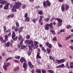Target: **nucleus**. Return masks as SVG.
<instances>
[{
  "label": "nucleus",
  "mask_w": 73,
  "mask_h": 73,
  "mask_svg": "<svg viewBox=\"0 0 73 73\" xmlns=\"http://www.w3.org/2000/svg\"><path fill=\"white\" fill-rule=\"evenodd\" d=\"M47 52H46L47 54H49L51 52V50L48 48H47Z\"/></svg>",
  "instance_id": "4468645a"
},
{
  "label": "nucleus",
  "mask_w": 73,
  "mask_h": 73,
  "mask_svg": "<svg viewBox=\"0 0 73 73\" xmlns=\"http://www.w3.org/2000/svg\"><path fill=\"white\" fill-rule=\"evenodd\" d=\"M10 46H13V44L11 42H9V43Z\"/></svg>",
  "instance_id": "680f3d73"
},
{
  "label": "nucleus",
  "mask_w": 73,
  "mask_h": 73,
  "mask_svg": "<svg viewBox=\"0 0 73 73\" xmlns=\"http://www.w3.org/2000/svg\"><path fill=\"white\" fill-rule=\"evenodd\" d=\"M27 62H24L23 64V68H27L28 67V64L27 63Z\"/></svg>",
  "instance_id": "9b49d317"
},
{
  "label": "nucleus",
  "mask_w": 73,
  "mask_h": 73,
  "mask_svg": "<svg viewBox=\"0 0 73 73\" xmlns=\"http://www.w3.org/2000/svg\"><path fill=\"white\" fill-rule=\"evenodd\" d=\"M38 14L39 15H42V14H44V13L42 11H40L38 12Z\"/></svg>",
  "instance_id": "2f4dec72"
},
{
  "label": "nucleus",
  "mask_w": 73,
  "mask_h": 73,
  "mask_svg": "<svg viewBox=\"0 0 73 73\" xmlns=\"http://www.w3.org/2000/svg\"><path fill=\"white\" fill-rule=\"evenodd\" d=\"M28 55L29 56L31 54V52H30V51H29L28 52Z\"/></svg>",
  "instance_id": "0e129e2a"
},
{
  "label": "nucleus",
  "mask_w": 73,
  "mask_h": 73,
  "mask_svg": "<svg viewBox=\"0 0 73 73\" xmlns=\"http://www.w3.org/2000/svg\"><path fill=\"white\" fill-rule=\"evenodd\" d=\"M17 36H16V37L13 38V40L14 41H17Z\"/></svg>",
  "instance_id": "58836bf2"
},
{
  "label": "nucleus",
  "mask_w": 73,
  "mask_h": 73,
  "mask_svg": "<svg viewBox=\"0 0 73 73\" xmlns=\"http://www.w3.org/2000/svg\"><path fill=\"white\" fill-rule=\"evenodd\" d=\"M33 41L32 40H30L29 41V45H31V44H33Z\"/></svg>",
  "instance_id": "4be33fe9"
},
{
  "label": "nucleus",
  "mask_w": 73,
  "mask_h": 73,
  "mask_svg": "<svg viewBox=\"0 0 73 73\" xmlns=\"http://www.w3.org/2000/svg\"><path fill=\"white\" fill-rule=\"evenodd\" d=\"M56 18H54L53 17H52L51 20H50V21L52 22V21H53V20H56Z\"/></svg>",
  "instance_id": "7c9ffc66"
},
{
  "label": "nucleus",
  "mask_w": 73,
  "mask_h": 73,
  "mask_svg": "<svg viewBox=\"0 0 73 73\" xmlns=\"http://www.w3.org/2000/svg\"><path fill=\"white\" fill-rule=\"evenodd\" d=\"M28 42H29V40H27L25 41V44H27V43H28Z\"/></svg>",
  "instance_id": "c03bdc74"
},
{
  "label": "nucleus",
  "mask_w": 73,
  "mask_h": 73,
  "mask_svg": "<svg viewBox=\"0 0 73 73\" xmlns=\"http://www.w3.org/2000/svg\"><path fill=\"white\" fill-rule=\"evenodd\" d=\"M48 72H49V73H54V72L53 71V70H48Z\"/></svg>",
  "instance_id": "72a5a7b5"
},
{
  "label": "nucleus",
  "mask_w": 73,
  "mask_h": 73,
  "mask_svg": "<svg viewBox=\"0 0 73 73\" xmlns=\"http://www.w3.org/2000/svg\"><path fill=\"white\" fill-rule=\"evenodd\" d=\"M6 32L7 33L8 32H9V33H10V32H11V30L8 29L6 31Z\"/></svg>",
  "instance_id": "13d9d810"
},
{
  "label": "nucleus",
  "mask_w": 73,
  "mask_h": 73,
  "mask_svg": "<svg viewBox=\"0 0 73 73\" xmlns=\"http://www.w3.org/2000/svg\"><path fill=\"white\" fill-rule=\"evenodd\" d=\"M10 17L11 18H13L14 17V15L13 14L10 15Z\"/></svg>",
  "instance_id": "3c124183"
},
{
  "label": "nucleus",
  "mask_w": 73,
  "mask_h": 73,
  "mask_svg": "<svg viewBox=\"0 0 73 73\" xmlns=\"http://www.w3.org/2000/svg\"><path fill=\"white\" fill-rule=\"evenodd\" d=\"M44 27L46 30H49V28L50 29L52 30L53 29V23H51L50 24H47L44 26Z\"/></svg>",
  "instance_id": "7ed1b4c3"
},
{
  "label": "nucleus",
  "mask_w": 73,
  "mask_h": 73,
  "mask_svg": "<svg viewBox=\"0 0 73 73\" xmlns=\"http://www.w3.org/2000/svg\"><path fill=\"white\" fill-rule=\"evenodd\" d=\"M63 66H64V64L58 66L56 67V68H62V67H63Z\"/></svg>",
  "instance_id": "dca6fc26"
},
{
  "label": "nucleus",
  "mask_w": 73,
  "mask_h": 73,
  "mask_svg": "<svg viewBox=\"0 0 73 73\" xmlns=\"http://www.w3.org/2000/svg\"><path fill=\"white\" fill-rule=\"evenodd\" d=\"M29 51L30 52H32V48L31 46H29Z\"/></svg>",
  "instance_id": "393cba45"
},
{
  "label": "nucleus",
  "mask_w": 73,
  "mask_h": 73,
  "mask_svg": "<svg viewBox=\"0 0 73 73\" xmlns=\"http://www.w3.org/2000/svg\"><path fill=\"white\" fill-rule=\"evenodd\" d=\"M18 40L21 41L20 42V45H22L23 44V41H24V39L23 38H22V35H19L18 36Z\"/></svg>",
  "instance_id": "20e7f679"
},
{
  "label": "nucleus",
  "mask_w": 73,
  "mask_h": 73,
  "mask_svg": "<svg viewBox=\"0 0 73 73\" xmlns=\"http://www.w3.org/2000/svg\"><path fill=\"white\" fill-rule=\"evenodd\" d=\"M9 42H8L6 44H5V46L6 47H9Z\"/></svg>",
  "instance_id": "aec40b11"
},
{
  "label": "nucleus",
  "mask_w": 73,
  "mask_h": 73,
  "mask_svg": "<svg viewBox=\"0 0 73 73\" xmlns=\"http://www.w3.org/2000/svg\"><path fill=\"white\" fill-rule=\"evenodd\" d=\"M43 5L45 8H47V5L46 4V1H44L43 2Z\"/></svg>",
  "instance_id": "f3484780"
},
{
  "label": "nucleus",
  "mask_w": 73,
  "mask_h": 73,
  "mask_svg": "<svg viewBox=\"0 0 73 73\" xmlns=\"http://www.w3.org/2000/svg\"><path fill=\"white\" fill-rule=\"evenodd\" d=\"M69 8V5L67 4H63L61 7V11L63 12L65 11H65H66Z\"/></svg>",
  "instance_id": "f03ea898"
},
{
  "label": "nucleus",
  "mask_w": 73,
  "mask_h": 73,
  "mask_svg": "<svg viewBox=\"0 0 73 73\" xmlns=\"http://www.w3.org/2000/svg\"><path fill=\"white\" fill-rule=\"evenodd\" d=\"M53 40L54 41H57V38L56 36H54L53 38Z\"/></svg>",
  "instance_id": "473e14b6"
},
{
  "label": "nucleus",
  "mask_w": 73,
  "mask_h": 73,
  "mask_svg": "<svg viewBox=\"0 0 73 73\" xmlns=\"http://www.w3.org/2000/svg\"><path fill=\"white\" fill-rule=\"evenodd\" d=\"M29 66V67L31 69H32V68H34V66L32 64H30Z\"/></svg>",
  "instance_id": "c756f323"
},
{
  "label": "nucleus",
  "mask_w": 73,
  "mask_h": 73,
  "mask_svg": "<svg viewBox=\"0 0 73 73\" xmlns=\"http://www.w3.org/2000/svg\"><path fill=\"white\" fill-rule=\"evenodd\" d=\"M16 37V34H15V31H13L12 33V38H13L14 37Z\"/></svg>",
  "instance_id": "f8f14e48"
},
{
  "label": "nucleus",
  "mask_w": 73,
  "mask_h": 73,
  "mask_svg": "<svg viewBox=\"0 0 73 73\" xmlns=\"http://www.w3.org/2000/svg\"><path fill=\"white\" fill-rule=\"evenodd\" d=\"M32 21L34 23H36V20L35 19H33Z\"/></svg>",
  "instance_id": "49530a36"
},
{
  "label": "nucleus",
  "mask_w": 73,
  "mask_h": 73,
  "mask_svg": "<svg viewBox=\"0 0 73 73\" xmlns=\"http://www.w3.org/2000/svg\"><path fill=\"white\" fill-rule=\"evenodd\" d=\"M19 67H18L14 68V70L15 72H17L19 70Z\"/></svg>",
  "instance_id": "a211bd4d"
},
{
  "label": "nucleus",
  "mask_w": 73,
  "mask_h": 73,
  "mask_svg": "<svg viewBox=\"0 0 73 73\" xmlns=\"http://www.w3.org/2000/svg\"><path fill=\"white\" fill-rule=\"evenodd\" d=\"M14 62H17V63H19V61L18 60H14Z\"/></svg>",
  "instance_id": "052dcab7"
},
{
  "label": "nucleus",
  "mask_w": 73,
  "mask_h": 73,
  "mask_svg": "<svg viewBox=\"0 0 73 73\" xmlns=\"http://www.w3.org/2000/svg\"><path fill=\"white\" fill-rule=\"evenodd\" d=\"M18 30L19 29H18V28L16 27V28L15 29V30H14V31L16 32H17V31H18Z\"/></svg>",
  "instance_id": "603ef678"
},
{
  "label": "nucleus",
  "mask_w": 73,
  "mask_h": 73,
  "mask_svg": "<svg viewBox=\"0 0 73 73\" xmlns=\"http://www.w3.org/2000/svg\"><path fill=\"white\" fill-rule=\"evenodd\" d=\"M37 44H38V42L36 41L35 42H34L35 46H37V48H38V45H37Z\"/></svg>",
  "instance_id": "c85d7f7f"
},
{
  "label": "nucleus",
  "mask_w": 73,
  "mask_h": 73,
  "mask_svg": "<svg viewBox=\"0 0 73 73\" xmlns=\"http://www.w3.org/2000/svg\"><path fill=\"white\" fill-rule=\"evenodd\" d=\"M0 40L1 42V43H5L6 42L5 40H4L2 36H0Z\"/></svg>",
  "instance_id": "6e6552de"
},
{
  "label": "nucleus",
  "mask_w": 73,
  "mask_h": 73,
  "mask_svg": "<svg viewBox=\"0 0 73 73\" xmlns=\"http://www.w3.org/2000/svg\"><path fill=\"white\" fill-rule=\"evenodd\" d=\"M44 20H45V21H46V22H48V21L49 20V18H48L45 19Z\"/></svg>",
  "instance_id": "e433bc0d"
},
{
  "label": "nucleus",
  "mask_w": 73,
  "mask_h": 73,
  "mask_svg": "<svg viewBox=\"0 0 73 73\" xmlns=\"http://www.w3.org/2000/svg\"><path fill=\"white\" fill-rule=\"evenodd\" d=\"M70 68H73V65H70Z\"/></svg>",
  "instance_id": "774afa93"
},
{
  "label": "nucleus",
  "mask_w": 73,
  "mask_h": 73,
  "mask_svg": "<svg viewBox=\"0 0 73 73\" xmlns=\"http://www.w3.org/2000/svg\"><path fill=\"white\" fill-rule=\"evenodd\" d=\"M3 68L5 70H7V67L5 65H4L3 66Z\"/></svg>",
  "instance_id": "a18cd8bd"
},
{
  "label": "nucleus",
  "mask_w": 73,
  "mask_h": 73,
  "mask_svg": "<svg viewBox=\"0 0 73 73\" xmlns=\"http://www.w3.org/2000/svg\"><path fill=\"white\" fill-rule=\"evenodd\" d=\"M36 59H38V58H41V57L39 56L37 57H36Z\"/></svg>",
  "instance_id": "bf43d9fd"
},
{
  "label": "nucleus",
  "mask_w": 73,
  "mask_h": 73,
  "mask_svg": "<svg viewBox=\"0 0 73 73\" xmlns=\"http://www.w3.org/2000/svg\"><path fill=\"white\" fill-rule=\"evenodd\" d=\"M32 64V63H31V62H28V65H31Z\"/></svg>",
  "instance_id": "e2e57ef3"
},
{
  "label": "nucleus",
  "mask_w": 73,
  "mask_h": 73,
  "mask_svg": "<svg viewBox=\"0 0 73 73\" xmlns=\"http://www.w3.org/2000/svg\"><path fill=\"white\" fill-rule=\"evenodd\" d=\"M36 72L37 73H41V71L40 69H37L36 70Z\"/></svg>",
  "instance_id": "a878e982"
},
{
  "label": "nucleus",
  "mask_w": 73,
  "mask_h": 73,
  "mask_svg": "<svg viewBox=\"0 0 73 73\" xmlns=\"http://www.w3.org/2000/svg\"><path fill=\"white\" fill-rule=\"evenodd\" d=\"M30 38V36L28 35L27 37H26V39H29Z\"/></svg>",
  "instance_id": "de8ad7c7"
},
{
  "label": "nucleus",
  "mask_w": 73,
  "mask_h": 73,
  "mask_svg": "<svg viewBox=\"0 0 73 73\" xmlns=\"http://www.w3.org/2000/svg\"><path fill=\"white\" fill-rule=\"evenodd\" d=\"M28 16V13H26L25 15V18H26V17H27Z\"/></svg>",
  "instance_id": "5fc2aeb1"
},
{
  "label": "nucleus",
  "mask_w": 73,
  "mask_h": 73,
  "mask_svg": "<svg viewBox=\"0 0 73 73\" xmlns=\"http://www.w3.org/2000/svg\"><path fill=\"white\" fill-rule=\"evenodd\" d=\"M49 58L50 60H53V58L52 56H49Z\"/></svg>",
  "instance_id": "4d7b16f0"
},
{
  "label": "nucleus",
  "mask_w": 73,
  "mask_h": 73,
  "mask_svg": "<svg viewBox=\"0 0 73 73\" xmlns=\"http://www.w3.org/2000/svg\"><path fill=\"white\" fill-rule=\"evenodd\" d=\"M70 65H73V62H71L70 63Z\"/></svg>",
  "instance_id": "338daca9"
},
{
  "label": "nucleus",
  "mask_w": 73,
  "mask_h": 73,
  "mask_svg": "<svg viewBox=\"0 0 73 73\" xmlns=\"http://www.w3.org/2000/svg\"><path fill=\"white\" fill-rule=\"evenodd\" d=\"M55 60L56 62H57V63H58V64H62V62H65V60L63 59L58 60V59H56Z\"/></svg>",
  "instance_id": "39448f33"
},
{
  "label": "nucleus",
  "mask_w": 73,
  "mask_h": 73,
  "mask_svg": "<svg viewBox=\"0 0 73 73\" xmlns=\"http://www.w3.org/2000/svg\"><path fill=\"white\" fill-rule=\"evenodd\" d=\"M3 28H4V32H5L6 31H7V28H6V27L5 26H3Z\"/></svg>",
  "instance_id": "79ce46f5"
},
{
  "label": "nucleus",
  "mask_w": 73,
  "mask_h": 73,
  "mask_svg": "<svg viewBox=\"0 0 73 73\" xmlns=\"http://www.w3.org/2000/svg\"><path fill=\"white\" fill-rule=\"evenodd\" d=\"M21 48L22 49H23L25 48V46L24 45H22L21 46Z\"/></svg>",
  "instance_id": "f704fd0d"
},
{
  "label": "nucleus",
  "mask_w": 73,
  "mask_h": 73,
  "mask_svg": "<svg viewBox=\"0 0 73 73\" xmlns=\"http://www.w3.org/2000/svg\"><path fill=\"white\" fill-rule=\"evenodd\" d=\"M51 32L52 33V34L53 35H55L56 33H55V32H54V30H52L51 31Z\"/></svg>",
  "instance_id": "ea45409f"
},
{
  "label": "nucleus",
  "mask_w": 73,
  "mask_h": 73,
  "mask_svg": "<svg viewBox=\"0 0 73 73\" xmlns=\"http://www.w3.org/2000/svg\"><path fill=\"white\" fill-rule=\"evenodd\" d=\"M64 30V29L61 30L60 31V32H65V31Z\"/></svg>",
  "instance_id": "09e8293b"
},
{
  "label": "nucleus",
  "mask_w": 73,
  "mask_h": 73,
  "mask_svg": "<svg viewBox=\"0 0 73 73\" xmlns=\"http://www.w3.org/2000/svg\"><path fill=\"white\" fill-rule=\"evenodd\" d=\"M42 73H46V71L44 70H42Z\"/></svg>",
  "instance_id": "864d4df0"
},
{
  "label": "nucleus",
  "mask_w": 73,
  "mask_h": 73,
  "mask_svg": "<svg viewBox=\"0 0 73 73\" xmlns=\"http://www.w3.org/2000/svg\"><path fill=\"white\" fill-rule=\"evenodd\" d=\"M42 16H40V19L39 20L38 22L39 24H40V25H42L43 24V23L42 21Z\"/></svg>",
  "instance_id": "423d86ee"
},
{
  "label": "nucleus",
  "mask_w": 73,
  "mask_h": 73,
  "mask_svg": "<svg viewBox=\"0 0 73 73\" xmlns=\"http://www.w3.org/2000/svg\"><path fill=\"white\" fill-rule=\"evenodd\" d=\"M72 26L70 25H68L66 27V28L67 29H69Z\"/></svg>",
  "instance_id": "c9c22d12"
},
{
  "label": "nucleus",
  "mask_w": 73,
  "mask_h": 73,
  "mask_svg": "<svg viewBox=\"0 0 73 73\" xmlns=\"http://www.w3.org/2000/svg\"><path fill=\"white\" fill-rule=\"evenodd\" d=\"M7 3V1H1L0 2V3L1 4H3V5H5L6 3Z\"/></svg>",
  "instance_id": "2eb2a0df"
},
{
  "label": "nucleus",
  "mask_w": 73,
  "mask_h": 73,
  "mask_svg": "<svg viewBox=\"0 0 73 73\" xmlns=\"http://www.w3.org/2000/svg\"><path fill=\"white\" fill-rule=\"evenodd\" d=\"M9 3H8L6 4L4 7V9H8L9 8Z\"/></svg>",
  "instance_id": "9d476101"
},
{
  "label": "nucleus",
  "mask_w": 73,
  "mask_h": 73,
  "mask_svg": "<svg viewBox=\"0 0 73 73\" xmlns=\"http://www.w3.org/2000/svg\"><path fill=\"white\" fill-rule=\"evenodd\" d=\"M46 4L47 6H48V7H50L51 3L49 0H47L46 1Z\"/></svg>",
  "instance_id": "1a4fd4ad"
},
{
  "label": "nucleus",
  "mask_w": 73,
  "mask_h": 73,
  "mask_svg": "<svg viewBox=\"0 0 73 73\" xmlns=\"http://www.w3.org/2000/svg\"><path fill=\"white\" fill-rule=\"evenodd\" d=\"M41 49L42 51H43V52L44 53H46V50L44 48V47H42L41 48Z\"/></svg>",
  "instance_id": "412c9836"
},
{
  "label": "nucleus",
  "mask_w": 73,
  "mask_h": 73,
  "mask_svg": "<svg viewBox=\"0 0 73 73\" xmlns=\"http://www.w3.org/2000/svg\"><path fill=\"white\" fill-rule=\"evenodd\" d=\"M20 61L22 63L24 62H27V61H26V60L23 57H21V58L20 59Z\"/></svg>",
  "instance_id": "0eeeda50"
},
{
  "label": "nucleus",
  "mask_w": 73,
  "mask_h": 73,
  "mask_svg": "<svg viewBox=\"0 0 73 73\" xmlns=\"http://www.w3.org/2000/svg\"><path fill=\"white\" fill-rule=\"evenodd\" d=\"M48 46L49 48H51L52 47V44H50L49 45H48Z\"/></svg>",
  "instance_id": "4c0bfd02"
},
{
  "label": "nucleus",
  "mask_w": 73,
  "mask_h": 73,
  "mask_svg": "<svg viewBox=\"0 0 73 73\" xmlns=\"http://www.w3.org/2000/svg\"><path fill=\"white\" fill-rule=\"evenodd\" d=\"M62 25V22H58L57 25L58 27H60Z\"/></svg>",
  "instance_id": "5701e85b"
},
{
  "label": "nucleus",
  "mask_w": 73,
  "mask_h": 73,
  "mask_svg": "<svg viewBox=\"0 0 73 73\" xmlns=\"http://www.w3.org/2000/svg\"><path fill=\"white\" fill-rule=\"evenodd\" d=\"M15 58L16 59H19L20 58V56H19L16 55L15 57Z\"/></svg>",
  "instance_id": "cd10ccee"
},
{
  "label": "nucleus",
  "mask_w": 73,
  "mask_h": 73,
  "mask_svg": "<svg viewBox=\"0 0 73 73\" xmlns=\"http://www.w3.org/2000/svg\"><path fill=\"white\" fill-rule=\"evenodd\" d=\"M21 3L20 2H18L17 3L15 4V5H14L13 6V8L11 9L12 12H16L17 10L16 9H19L21 7Z\"/></svg>",
  "instance_id": "f257e3e1"
},
{
  "label": "nucleus",
  "mask_w": 73,
  "mask_h": 73,
  "mask_svg": "<svg viewBox=\"0 0 73 73\" xmlns=\"http://www.w3.org/2000/svg\"><path fill=\"white\" fill-rule=\"evenodd\" d=\"M34 72H35V70L33 69L31 70V72L32 73H34Z\"/></svg>",
  "instance_id": "69168bd1"
},
{
  "label": "nucleus",
  "mask_w": 73,
  "mask_h": 73,
  "mask_svg": "<svg viewBox=\"0 0 73 73\" xmlns=\"http://www.w3.org/2000/svg\"><path fill=\"white\" fill-rule=\"evenodd\" d=\"M49 43L48 42H46L45 43V45L46 46H48L49 45Z\"/></svg>",
  "instance_id": "a19ab883"
},
{
  "label": "nucleus",
  "mask_w": 73,
  "mask_h": 73,
  "mask_svg": "<svg viewBox=\"0 0 73 73\" xmlns=\"http://www.w3.org/2000/svg\"><path fill=\"white\" fill-rule=\"evenodd\" d=\"M29 17H26L25 19V22H29Z\"/></svg>",
  "instance_id": "6ab92c4d"
},
{
  "label": "nucleus",
  "mask_w": 73,
  "mask_h": 73,
  "mask_svg": "<svg viewBox=\"0 0 73 73\" xmlns=\"http://www.w3.org/2000/svg\"><path fill=\"white\" fill-rule=\"evenodd\" d=\"M5 40L6 41H7V40H8V35H5Z\"/></svg>",
  "instance_id": "bb28decb"
},
{
  "label": "nucleus",
  "mask_w": 73,
  "mask_h": 73,
  "mask_svg": "<svg viewBox=\"0 0 73 73\" xmlns=\"http://www.w3.org/2000/svg\"><path fill=\"white\" fill-rule=\"evenodd\" d=\"M66 67L68 69H69L70 67H69V64H68V63H67L66 64Z\"/></svg>",
  "instance_id": "37998d69"
},
{
  "label": "nucleus",
  "mask_w": 73,
  "mask_h": 73,
  "mask_svg": "<svg viewBox=\"0 0 73 73\" xmlns=\"http://www.w3.org/2000/svg\"><path fill=\"white\" fill-rule=\"evenodd\" d=\"M16 26V27L17 28H19V26L20 25L19 24V22H17L15 23Z\"/></svg>",
  "instance_id": "b1692460"
},
{
  "label": "nucleus",
  "mask_w": 73,
  "mask_h": 73,
  "mask_svg": "<svg viewBox=\"0 0 73 73\" xmlns=\"http://www.w3.org/2000/svg\"><path fill=\"white\" fill-rule=\"evenodd\" d=\"M56 20H57L58 21V23H62V19L59 18H56Z\"/></svg>",
  "instance_id": "ddd939ff"
},
{
  "label": "nucleus",
  "mask_w": 73,
  "mask_h": 73,
  "mask_svg": "<svg viewBox=\"0 0 73 73\" xmlns=\"http://www.w3.org/2000/svg\"><path fill=\"white\" fill-rule=\"evenodd\" d=\"M9 65H10V63H7L6 64L7 67H8V66H9Z\"/></svg>",
  "instance_id": "8fccbe9b"
},
{
  "label": "nucleus",
  "mask_w": 73,
  "mask_h": 73,
  "mask_svg": "<svg viewBox=\"0 0 73 73\" xmlns=\"http://www.w3.org/2000/svg\"><path fill=\"white\" fill-rule=\"evenodd\" d=\"M11 58H12V57L9 58H7L6 60V61H8V60H11Z\"/></svg>",
  "instance_id": "6e6d98bb"
}]
</instances>
